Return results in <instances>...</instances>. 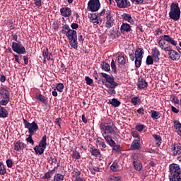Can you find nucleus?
Returning a JSON list of instances; mask_svg holds the SVG:
<instances>
[{"mask_svg":"<svg viewBox=\"0 0 181 181\" xmlns=\"http://www.w3.org/2000/svg\"><path fill=\"white\" fill-rule=\"evenodd\" d=\"M11 39L16 42L12 43V46H21L22 44H21V42L18 41V35L16 34L11 35Z\"/></svg>","mask_w":181,"mask_h":181,"instance_id":"2f4dec72","label":"nucleus"},{"mask_svg":"<svg viewBox=\"0 0 181 181\" xmlns=\"http://www.w3.org/2000/svg\"><path fill=\"white\" fill-rule=\"evenodd\" d=\"M71 29H70V26H69V25L65 24L63 27H62V30H61V33H62V35H66L67 32H69V30H71Z\"/></svg>","mask_w":181,"mask_h":181,"instance_id":"ea45409f","label":"nucleus"},{"mask_svg":"<svg viewBox=\"0 0 181 181\" xmlns=\"http://www.w3.org/2000/svg\"><path fill=\"white\" fill-rule=\"evenodd\" d=\"M153 62H155L153 60V57L151 55H148L146 58V63L148 66H151L152 64H153Z\"/></svg>","mask_w":181,"mask_h":181,"instance_id":"37998d69","label":"nucleus"},{"mask_svg":"<svg viewBox=\"0 0 181 181\" xmlns=\"http://www.w3.org/2000/svg\"><path fill=\"white\" fill-rule=\"evenodd\" d=\"M85 81L86 82V84H88V86H91L93 84V79H91L88 76H86Z\"/></svg>","mask_w":181,"mask_h":181,"instance_id":"4d7b16f0","label":"nucleus"},{"mask_svg":"<svg viewBox=\"0 0 181 181\" xmlns=\"http://www.w3.org/2000/svg\"><path fill=\"white\" fill-rule=\"evenodd\" d=\"M26 148V144L25 143L18 141L16 143H14V149L17 152H19V151H23Z\"/></svg>","mask_w":181,"mask_h":181,"instance_id":"dca6fc26","label":"nucleus"},{"mask_svg":"<svg viewBox=\"0 0 181 181\" xmlns=\"http://www.w3.org/2000/svg\"><path fill=\"white\" fill-rule=\"evenodd\" d=\"M145 126L144 124H139L136 126V131H139V132H141V131H144V128Z\"/></svg>","mask_w":181,"mask_h":181,"instance_id":"e2e57ef3","label":"nucleus"},{"mask_svg":"<svg viewBox=\"0 0 181 181\" xmlns=\"http://www.w3.org/2000/svg\"><path fill=\"white\" fill-rule=\"evenodd\" d=\"M137 86L138 88H139L140 90L146 88V87H148V82H146V80H145V78L140 77L139 78Z\"/></svg>","mask_w":181,"mask_h":181,"instance_id":"412c9836","label":"nucleus"},{"mask_svg":"<svg viewBox=\"0 0 181 181\" xmlns=\"http://www.w3.org/2000/svg\"><path fill=\"white\" fill-rule=\"evenodd\" d=\"M106 22H105V26L107 28V29H110L114 26V23L115 22V20H114V18L112 17V14H111V11L110 10H107L106 11Z\"/></svg>","mask_w":181,"mask_h":181,"instance_id":"1a4fd4ad","label":"nucleus"},{"mask_svg":"<svg viewBox=\"0 0 181 181\" xmlns=\"http://www.w3.org/2000/svg\"><path fill=\"white\" fill-rule=\"evenodd\" d=\"M168 56L171 60H174L175 62H177V60L180 59V54L173 49L170 51V52H168Z\"/></svg>","mask_w":181,"mask_h":181,"instance_id":"a211bd4d","label":"nucleus"},{"mask_svg":"<svg viewBox=\"0 0 181 181\" xmlns=\"http://www.w3.org/2000/svg\"><path fill=\"white\" fill-rule=\"evenodd\" d=\"M151 57H153L154 62H158L159 60H160V52H159L158 48L154 47L152 49Z\"/></svg>","mask_w":181,"mask_h":181,"instance_id":"4468645a","label":"nucleus"},{"mask_svg":"<svg viewBox=\"0 0 181 181\" xmlns=\"http://www.w3.org/2000/svg\"><path fill=\"white\" fill-rule=\"evenodd\" d=\"M141 102V99L139 97L136 96L131 99V103L133 104V105H138V103Z\"/></svg>","mask_w":181,"mask_h":181,"instance_id":"79ce46f5","label":"nucleus"},{"mask_svg":"<svg viewBox=\"0 0 181 181\" xmlns=\"http://www.w3.org/2000/svg\"><path fill=\"white\" fill-rule=\"evenodd\" d=\"M23 124L25 128L28 129V132L31 135H35V133L39 129L37 123H35V122L30 123L26 119H23Z\"/></svg>","mask_w":181,"mask_h":181,"instance_id":"20e7f679","label":"nucleus"},{"mask_svg":"<svg viewBox=\"0 0 181 181\" xmlns=\"http://www.w3.org/2000/svg\"><path fill=\"white\" fill-rule=\"evenodd\" d=\"M170 169V181H180L181 178V168L177 164H170L169 166Z\"/></svg>","mask_w":181,"mask_h":181,"instance_id":"f257e3e1","label":"nucleus"},{"mask_svg":"<svg viewBox=\"0 0 181 181\" xmlns=\"http://www.w3.org/2000/svg\"><path fill=\"white\" fill-rule=\"evenodd\" d=\"M115 88H112V87H107V91L109 94L112 95V94H115V90H114Z\"/></svg>","mask_w":181,"mask_h":181,"instance_id":"680f3d73","label":"nucleus"},{"mask_svg":"<svg viewBox=\"0 0 181 181\" xmlns=\"http://www.w3.org/2000/svg\"><path fill=\"white\" fill-rule=\"evenodd\" d=\"M153 138H154L156 141V145L158 146H160V144H162V138L159 135L153 134Z\"/></svg>","mask_w":181,"mask_h":181,"instance_id":"72a5a7b5","label":"nucleus"},{"mask_svg":"<svg viewBox=\"0 0 181 181\" xmlns=\"http://www.w3.org/2000/svg\"><path fill=\"white\" fill-rule=\"evenodd\" d=\"M174 127L177 130V132L180 136H181V123L179 121L175 120L173 122Z\"/></svg>","mask_w":181,"mask_h":181,"instance_id":"cd10ccee","label":"nucleus"},{"mask_svg":"<svg viewBox=\"0 0 181 181\" xmlns=\"http://www.w3.org/2000/svg\"><path fill=\"white\" fill-rule=\"evenodd\" d=\"M6 173V168H5V165L4 163L0 162V175H5Z\"/></svg>","mask_w":181,"mask_h":181,"instance_id":"49530a36","label":"nucleus"},{"mask_svg":"<svg viewBox=\"0 0 181 181\" xmlns=\"http://www.w3.org/2000/svg\"><path fill=\"white\" fill-rule=\"evenodd\" d=\"M34 4H35V6L40 8V6H42V0H34Z\"/></svg>","mask_w":181,"mask_h":181,"instance_id":"774afa93","label":"nucleus"},{"mask_svg":"<svg viewBox=\"0 0 181 181\" xmlns=\"http://www.w3.org/2000/svg\"><path fill=\"white\" fill-rule=\"evenodd\" d=\"M66 35L69 40L71 46H77V45H78V42H77V31L71 29L69 31H67Z\"/></svg>","mask_w":181,"mask_h":181,"instance_id":"423d86ee","label":"nucleus"},{"mask_svg":"<svg viewBox=\"0 0 181 181\" xmlns=\"http://www.w3.org/2000/svg\"><path fill=\"white\" fill-rule=\"evenodd\" d=\"M12 49L18 54H25L26 53V49L25 47L22 46H12Z\"/></svg>","mask_w":181,"mask_h":181,"instance_id":"aec40b11","label":"nucleus"},{"mask_svg":"<svg viewBox=\"0 0 181 181\" xmlns=\"http://www.w3.org/2000/svg\"><path fill=\"white\" fill-rule=\"evenodd\" d=\"M72 158H74V159H80V153H78L77 151H74Z\"/></svg>","mask_w":181,"mask_h":181,"instance_id":"5fc2aeb1","label":"nucleus"},{"mask_svg":"<svg viewBox=\"0 0 181 181\" xmlns=\"http://www.w3.org/2000/svg\"><path fill=\"white\" fill-rule=\"evenodd\" d=\"M6 163L8 168H12V166H13V162H12V160L11 159H8L6 161Z\"/></svg>","mask_w":181,"mask_h":181,"instance_id":"69168bd1","label":"nucleus"},{"mask_svg":"<svg viewBox=\"0 0 181 181\" xmlns=\"http://www.w3.org/2000/svg\"><path fill=\"white\" fill-rule=\"evenodd\" d=\"M56 169H57V167H55L53 170H49L47 173H46L43 176V179H50V177L54 175Z\"/></svg>","mask_w":181,"mask_h":181,"instance_id":"bb28decb","label":"nucleus"},{"mask_svg":"<svg viewBox=\"0 0 181 181\" xmlns=\"http://www.w3.org/2000/svg\"><path fill=\"white\" fill-rule=\"evenodd\" d=\"M7 26L8 28V29H15V25H13V21L9 20L7 22Z\"/></svg>","mask_w":181,"mask_h":181,"instance_id":"6e6d98bb","label":"nucleus"},{"mask_svg":"<svg viewBox=\"0 0 181 181\" xmlns=\"http://www.w3.org/2000/svg\"><path fill=\"white\" fill-rule=\"evenodd\" d=\"M46 141H47V136L46 135H44L40 141V144H39L40 146H42V148H45L46 149V146H47V143L46 142Z\"/></svg>","mask_w":181,"mask_h":181,"instance_id":"f704fd0d","label":"nucleus"},{"mask_svg":"<svg viewBox=\"0 0 181 181\" xmlns=\"http://www.w3.org/2000/svg\"><path fill=\"white\" fill-rule=\"evenodd\" d=\"M8 114V110L4 107L0 106V118H6Z\"/></svg>","mask_w":181,"mask_h":181,"instance_id":"473e14b6","label":"nucleus"},{"mask_svg":"<svg viewBox=\"0 0 181 181\" xmlns=\"http://www.w3.org/2000/svg\"><path fill=\"white\" fill-rule=\"evenodd\" d=\"M90 153H92V155L93 156H98V155H100L101 153V152L100 151L99 149L97 148H90Z\"/></svg>","mask_w":181,"mask_h":181,"instance_id":"c03bdc74","label":"nucleus"},{"mask_svg":"<svg viewBox=\"0 0 181 181\" xmlns=\"http://www.w3.org/2000/svg\"><path fill=\"white\" fill-rule=\"evenodd\" d=\"M32 136H33V134H30L28 137L25 139V141L27 142H28L29 144H30L31 145H34L35 144V141L32 139Z\"/></svg>","mask_w":181,"mask_h":181,"instance_id":"864d4df0","label":"nucleus"},{"mask_svg":"<svg viewBox=\"0 0 181 181\" xmlns=\"http://www.w3.org/2000/svg\"><path fill=\"white\" fill-rule=\"evenodd\" d=\"M0 95H1V98H3V99L9 98V91L3 88L1 90Z\"/></svg>","mask_w":181,"mask_h":181,"instance_id":"c85d7f7f","label":"nucleus"},{"mask_svg":"<svg viewBox=\"0 0 181 181\" xmlns=\"http://www.w3.org/2000/svg\"><path fill=\"white\" fill-rule=\"evenodd\" d=\"M60 13L64 18H70L71 16V8L69 7H62L60 8Z\"/></svg>","mask_w":181,"mask_h":181,"instance_id":"ddd939ff","label":"nucleus"},{"mask_svg":"<svg viewBox=\"0 0 181 181\" xmlns=\"http://www.w3.org/2000/svg\"><path fill=\"white\" fill-rule=\"evenodd\" d=\"M102 69L104 70L105 71H110L111 70L110 64L107 62H102Z\"/></svg>","mask_w":181,"mask_h":181,"instance_id":"a19ab883","label":"nucleus"},{"mask_svg":"<svg viewBox=\"0 0 181 181\" xmlns=\"http://www.w3.org/2000/svg\"><path fill=\"white\" fill-rule=\"evenodd\" d=\"M107 181H121V177L110 176L107 178Z\"/></svg>","mask_w":181,"mask_h":181,"instance_id":"603ef678","label":"nucleus"},{"mask_svg":"<svg viewBox=\"0 0 181 181\" xmlns=\"http://www.w3.org/2000/svg\"><path fill=\"white\" fill-rule=\"evenodd\" d=\"M42 56L44 59H47V60H53V58H52V53L49 52V48L43 49Z\"/></svg>","mask_w":181,"mask_h":181,"instance_id":"5701e85b","label":"nucleus"},{"mask_svg":"<svg viewBox=\"0 0 181 181\" xmlns=\"http://www.w3.org/2000/svg\"><path fill=\"white\" fill-rule=\"evenodd\" d=\"M110 169L112 172H118V170H119V165H118V163L115 161L110 166Z\"/></svg>","mask_w":181,"mask_h":181,"instance_id":"4c0bfd02","label":"nucleus"},{"mask_svg":"<svg viewBox=\"0 0 181 181\" xmlns=\"http://www.w3.org/2000/svg\"><path fill=\"white\" fill-rule=\"evenodd\" d=\"M141 148V139H135L132 143V145L130 146V149L132 151H138Z\"/></svg>","mask_w":181,"mask_h":181,"instance_id":"6ab92c4d","label":"nucleus"},{"mask_svg":"<svg viewBox=\"0 0 181 181\" xmlns=\"http://www.w3.org/2000/svg\"><path fill=\"white\" fill-rule=\"evenodd\" d=\"M122 18L124 21H126V22H129V23H132V25H134V23H135V21H134V18H132V16H131V14L124 13L122 15Z\"/></svg>","mask_w":181,"mask_h":181,"instance_id":"4be33fe9","label":"nucleus"},{"mask_svg":"<svg viewBox=\"0 0 181 181\" xmlns=\"http://www.w3.org/2000/svg\"><path fill=\"white\" fill-rule=\"evenodd\" d=\"M163 32V30H162V29L158 28L157 30H155L154 35L156 36H159V35H162Z\"/></svg>","mask_w":181,"mask_h":181,"instance_id":"0e129e2a","label":"nucleus"},{"mask_svg":"<svg viewBox=\"0 0 181 181\" xmlns=\"http://www.w3.org/2000/svg\"><path fill=\"white\" fill-rule=\"evenodd\" d=\"M117 62L119 63V64H125V63H127V58L122 55H119L118 56L117 58Z\"/></svg>","mask_w":181,"mask_h":181,"instance_id":"58836bf2","label":"nucleus"},{"mask_svg":"<svg viewBox=\"0 0 181 181\" xmlns=\"http://www.w3.org/2000/svg\"><path fill=\"white\" fill-rule=\"evenodd\" d=\"M9 103V98H6V99H3L0 101V105H6Z\"/></svg>","mask_w":181,"mask_h":181,"instance_id":"bf43d9fd","label":"nucleus"},{"mask_svg":"<svg viewBox=\"0 0 181 181\" xmlns=\"http://www.w3.org/2000/svg\"><path fill=\"white\" fill-rule=\"evenodd\" d=\"M110 36L112 39H118L121 36V31L119 32V28H112L110 32Z\"/></svg>","mask_w":181,"mask_h":181,"instance_id":"f3484780","label":"nucleus"},{"mask_svg":"<svg viewBox=\"0 0 181 181\" xmlns=\"http://www.w3.org/2000/svg\"><path fill=\"white\" fill-rule=\"evenodd\" d=\"M108 104H110L112 107H119V105H121V102L116 98H112L109 100Z\"/></svg>","mask_w":181,"mask_h":181,"instance_id":"7c9ffc66","label":"nucleus"},{"mask_svg":"<svg viewBox=\"0 0 181 181\" xmlns=\"http://www.w3.org/2000/svg\"><path fill=\"white\" fill-rule=\"evenodd\" d=\"M141 64H142V58H135V66L137 69L141 67Z\"/></svg>","mask_w":181,"mask_h":181,"instance_id":"a18cd8bd","label":"nucleus"},{"mask_svg":"<svg viewBox=\"0 0 181 181\" xmlns=\"http://www.w3.org/2000/svg\"><path fill=\"white\" fill-rule=\"evenodd\" d=\"M112 146V150L115 151V152H121V146L119 144H117L115 143V145L111 146Z\"/></svg>","mask_w":181,"mask_h":181,"instance_id":"3c124183","label":"nucleus"},{"mask_svg":"<svg viewBox=\"0 0 181 181\" xmlns=\"http://www.w3.org/2000/svg\"><path fill=\"white\" fill-rule=\"evenodd\" d=\"M133 165L135 170H137V172H141V170H142V163H141V161L134 160Z\"/></svg>","mask_w":181,"mask_h":181,"instance_id":"393cba45","label":"nucleus"},{"mask_svg":"<svg viewBox=\"0 0 181 181\" xmlns=\"http://www.w3.org/2000/svg\"><path fill=\"white\" fill-rule=\"evenodd\" d=\"M171 101L174 104H179V98H177L175 96H173V97L171 98Z\"/></svg>","mask_w":181,"mask_h":181,"instance_id":"338daca9","label":"nucleus"},{"mask_svg":"<svg viewBox=\"0 0 181 181\" xmlns=\"http://www.w3.org/2000/svg\"><path fill=\"white\" fill-rule=\"evenodd\" d=\"M151 118H153V119H159V118H160V112L158 111L152 110Z\"/></svg>","mask_w":181,"mask_h":181,"instance_id":"e433bc0d","label":"nucleus"},{"mask_svg":"<svg viewBox=\"0 0 181 181\" xmlns=\"http://www.w3.org/2000/svg\"><path fill=\"white\" fill-rule=\"evenodd\" d=\"M45 149H46V148L42 146H40L39 144H38V146H35L34 147V151H35L36 155H42L43 152H45Z\"/></svg>","mask_w":181,"mask_h":181,"instance_id":"a878e982","label":"nucleus"},{"mask_svg":"<svg viewBox=\"0 0 181 181\" xmlns=\"http://www.w3.org/2000/svg\"><path fill=\"white\" fill-rule=\"evenodd\" d=\"M132 135L133 138H136L137 139H141L140 136H139V133H138V132H136V131L132 132Z\"/></svg>","mask_w":181,"mask_h":181,"instance_id":"052dcab7","label":"nucleus"},{"mask_svg":"<svg viewBox=\"0 0 181 181\" xmlns=\"http://www.w3.org/2000/svg\"><path fill=\"white\" fill-rule=\"evenodd\" d=\"M132 4H134V5H142L144 4V0H131Z\"/></svg>","mask_w":181,"mask_h":181,"instance_id":"13d9d810","label":"nucleus"},{"mask_svg":"<svg viewBox=\"0 0 181 181\" xmlns=\"http://www.w3.org/2000/svg\"><path fill=\"white\" fill-rule=\"evenodd\" d=\"M64 176L62 174H57L54 176V181H63Z\"/></svg>","mask_w":181,"mask_h":181,"instance_id":"8fccbe9b","label":"nucleus"},{"mask_svg":"<svg viewBox=\"0 0 181 181\" xmlns=\"http://www.w3.org/2000/svg\"><path fill=\"white\" fill-rule=\"evenodd\" d=\"M132 30V28H131V25L123 23L120 26V33L122 35H127V33H129Z\"/></svg>","mask_w":181,"mask_h":181,"instance_id":"9b49d317","label":"nucleus"},{"mask_svg":"<svg viewBox=\"0 0 181 181\" xmlns=\"http://www.w3.org/2000/svg\"><path fill=\"white\" fill-rule=\"evenodd\" d=\"M72 177H75V179H77V177H80V175H81V172L78 170L77 168H74L72 173Z\"/></svg>","mask_w":181,"mask_h":181,"instance_id":"c9c22d12","label":"nucleus"},{"mask_svg":"<svg viewBox=\"0 0 181 181\" xmlns=\"http://www.w3.org/2000/svg\"><path fill=\"white\" fill-rule=\"evenodd\" d=\"M37 98L41 101V103H43V104H47V100L46 99V97L43 96V95L40 94Z\"/></svg>","mask_w":181,"mask_h":181,"instance_id":"de8ad7c7","label":"nucleus"},{"mask_svg":"<svg viewBox=\"0 0 181 181\" xmlns=\"http://www.w3.org/2000/svg\"><path fill=\"white\" fill-rule=\"evenodd\" d=\"M100 129L101 130L102 135H107L109 134H110V135H117L115 126H114V122H112V121H110L108 123H101Z\"/></svg>","mask_w":181,"mask_h":181,"instance_id":"f03ea898","label":"nucleus"},{"mask_svg":"<svg viewBox=\"0 0 181 181\" xmlns=\"http://www.w3.org/2000/svg\"><path fill=\"white\" fill-rule=\"evenodd\" d=\"M144 57V49L139 48L135 51V58L143 59Z\"/></svg>","mask_w":181,"mask_h":181,"instance_id":"c756f323","label":"nucleus"},{"mask_svg":"<svg viewBox=\"0 0 181 181\" xmlns=\"http://www.w3.org/2000/svg\"><path fill=\"white\" fill-rule=\"evenodd\" d=\"M171 151L173 152V156H177L181 153V146L179 144H172Z\"/></svg>","mask_w":181,"mask_h":181,"instance_id":"f8f14e48","label":"nucleus"},{"mask_svg":"<svg viewBox=\"0 0 181 181\" xmlns=\"http://www.w3.org/2000/svg\"><path fill=\"white\" fill-rule=\"evenodd\" d=\"M103 136L104 137V139L106 141V142L109 144L110 146H114V145H115V141L112 140V138L109 134H105L103 135Z\"/></svg>","mask_w":181,"mask_h":181,"instance_id":"b1692460","label":"nucleus"},{"mask_svg":"<svg viewBox=\"0 0 181 181\" xmlns=\"http://www.w3.org/2000/svg\"><path fill=\"white\" fill-rule=\"evenodd\" d=\"M117 8H125L131 6V2L128 0H115Z\"/></svg>","mask_w":181,"mask_h":181,"instance_id":"9d476101","label":"nucleus"},{"mask_svg":"<svg viewBox=\"0 0 181 181\" xmlns=\"http://www.w3.org/2000/svg\"><path fill=\"white\" fill-rule=\"evenodd\" d=\"M64 88V85L63 83H58L57 86H56L55 90H57L59 93L63 92V89Z\"/></svg>","mask_w":181,"mask_h":181,"instance_id":"09e8293b","label":"nucleus"},{"mask_svg":"<svg viewBox=\"0 0 181 181\" xmlns=\"http://www.w3.org/2000/svg\"><path fill=\"white\" fill-rule=\"evenodd\" d=\"M91 16L89 17L90 21L92 22V23H94V25H100L102 23L103 20L101 18L98 16L97 14H90Z\"/></svg>","mask_w":181,"mask_h":181,"instance_id":"2eb2a0df","label":"nucleus"},{"mask_svg":"<svg viewBox=\"0 0 181 181\" xmlns=\"http://www.w3.org/2000/svg\"><path fill=\"white\" fill-rule=\"evenodd\" d=\"M161 39L159 40V45L163 46L164 45H172L173 46H176L177 45V41L172 38L170 35H164L160 37Z\"/></svg>","mask_w":181,"mask_h":181,"instance_id":"39448f33","label":"nucleus"},{"mask_svg":"<svg viewBox=\"0 0 181 181\" xmlns=\"http://www.w3.org/2000/svg\"><path fill=\"white\" fill-rule=\"evenodd\" d=\"M180 7L179 3L173 2L170 5V10L169 12L170 19L177 21L180 19Z\"/></svg>","mask_w":181,"mask_h":181,"instance_id":"7ed1b4c3","label":"nucleus"},{"mask_svg":"<svg viewBox=\"0 0 181 181\" xmlns=\"http://www.w3.org/2000/svg\"><path fill=\"white\" fill-rule=\"evenodd\" d=\"M100 8H101V4H100V0H89L88 3V9L90 12H97Z\"/></svg>","mask_w":181,"mask_h":181,"instance_id":"6e6552de","label":"nucleus"},{"mask_svg":"<svg viewBox=\"0 0 181 181\" xmlns=\"http://www.w3.org/2000/svg\"><path fill=\"white\" fill-rule=\"evenodd\" d=\"M101 76L106 80L107 83H108L106 84L107 87L115 88V87L118 86V83L114 80V76L108 75L105 73H101Z\"/></svg>","mask_w":181,"mask_h":181,"instance_id":"0eeeda50","label":"nucleus"}]
</instances>
